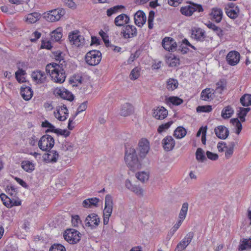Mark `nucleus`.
Listing matches in <instances>:
<instances>
[{
    "label": "nucleus",
    "instance_id": "obj_39",
    "mask_svg": "<svg viewBox=\"0 0 251 251\" xmlns=\"http://www.w3.org/2000/svg\"><path fill=\"white\" fill-rule=\"evenodd\" d=\"M233 109L230 106H227L224 108L222 111V117L224 119H227L231 117L233 113Z\"/></svg>",
    "mask_w": 251,
    "mask_h": 251
},
{
    "label": "nucleus",
    "instance_id": "obj_57",
    "mask_svg": "<svg viewBox=\"0 0 251 251\" xmlns=\"http://www.w3.org/2000/svg\"><path fill=\"white\" fill-rule=\"evenodd\" d=\"M217 89L220 88L221 90H224L226 88V79H220L217 83Z\"/></svg>",
    "mask_w": 251,
    "mask_h": 251
},
{
    "label": "nucleus",
    "instance_id": "obj_24",
    "mask_svg": "<svg viewBox=\"0 0 251 251\" xmlns=\"http://www.w3.org/2000/svg\"><path fill=\"white\" fill-rule=\"evenodd\" d=\"M192 36L198 41H202L205 38V32L201 28H194L192 30Z\"/></svg>",
    "mask_w": 251,
    "mask_h": 251
},
{
    "label": "nucleus",
    "instance_id": "obj_51",
    "mask_svg": "<svg viewBox=\"0 0 251 251\" xmlns=\"http://www.w3.org/2000/svg\"><path fill=\"white\" fill-rule=\"evenodd\" d=\"M99 34L104 42L105 46L108 47L110 43L108 35L102 30L100 31Z\"/></svg>",
    "mask_w": 251,
    "mask_h": 251
},
{
    "label": "nucleus",
    "instance_id": "obj_12",
    "mask_svg": "<svg viewBox=\"0 0 251 251\" xmlns=\"http://www.w3.org/2000/svg\"><path fill=\"white\" fill-rule=\"evenodd\" d=\"M55 96H59L61 98L72 101L74 100V96L65 88H57L54 91Z\"/></svg>",
    "mask_w": 251,
    "mask_h": 251
},
{
    "label": "nucleus",
    "instance_id": "obj_4",
    "mask_svg": "<svg viewBox=\"0 0 251 251\" xmlns=\"http://www.w3.org/2000/svg\"><path fill=\"white\" fill-rule=\"evenodd\" d=\"M85 59L89 65H97L101 60V53L98 50H90L86 53Z\"/></svg>",
    "mask_w": 251,
    "mask_h": 251
},
{
    "label": "nucleus",
    "instance_id": "obj_45",
    "mask_svg": "<svg viewBox=\"0 0 251 251\" xmlns=\"http://www.w3.org/2000/svg\"><path fill=\"white\" fill-rule=\"evenodd\" d=\"M136 176L140 181L144 182L145 181L148 180L149 176V174L145 172H139L136 174Z\"/></svg>",
    "mask_w": 251,
    "mask_h": 251
},
{
    "label": "nucleus",
    "instance_id": "obj_56",
    "mask_svg": "<svg viewBox=\"0 0 251 251\" xmlns=\"http://www.w3.org/2000/svg\"><path fill=\"white\" fill-rule=\"evenodd\" d=\"M45 74L40 71L37 70L32 73L31 75L32 78H42L44 77Z\"/></svg>",
    "mask_w": 251,
    "mask_h": 251
},
{
    "label": "nucleus",
    "instance_id": "obj_31",
    "mask_svg": "<svg viewBox=\"0 0 251 251\" xmlns=\"http://www.w3.org/2000/svg\"><path fill=\"white\" fill-rule=\"evenodd\" d=\"M225 10L226 15L231 19H235L238 16L239 9L237 6L235 9L225 8Z\"/></svg>",
    "mask_w": 251,
    "mask_h": 251
},
{
    "label": "nucleus",
    "instance_id": "obj_62",
    "mask_svg": "<svg viewBox=\"0 0 251 251\" xmlns=\"http://www.w3.org/2000/svg\"><path fill=\"white\" fill-rule=\"evenodd\" d=\"M64 3L69 8H75L76 4L73 0H62Z\"/></svg>",
    "mask_w": 251,
    "mask_h": 251
},
{
    "label": "nucleus",
    "instance_id": "obj_53",
    "mask_svg": "<svg viewBox=\"0 0 251 251\" xmlns=\"http://www.w3.org/2000/svg\"><path fill=\"white\" fill-rule=\"evenodd\" d=\"M21 204V201H17L15 200L14 199H11L10 201H9V203H6V206L8 208H10L12 207L13 206H19Z\"/></svg>",
    "mask_w": 251,
    "mask_h": 251
},
{
    "label": "nucleus",
    "instance_id": "obj_40",
    "mask_svg": "<svg viewBox=\"0 0 251 251\" xmlns=\"http://www.w3.org/2000/svg\"><path fill=\"white\" fill-rule=\"evenodd\" d=\"M166 87L169 91H173L176 89L178 85L177 79H168Z\"/></svg>",
    "mask_w": 251,
    "mask_h": 251
},
{
    "label": "nucleus",
    "instance_id": "obj_21",
    "mask_svg": "<svg viewBox=\"0 0 251 251\" xmlns=\"http://www.w3.org/2000/svg\"><path fill=\"white\" fill-rule=\"evenodd\" d=\"M210 16L212 20L219 23L221 21L223 18V11L220 8L214 7L211 9Z\"/></svg>",
    "mask_w": 251,
    "mask_h": 251
},
{
    "label": "nucleus",
    "instance_id": "obj_30",
    "mask_svg": "<svg viewBox=\"0 0 251 251\" xmlns=\"http://www.w3.org/2000/svg\"><path fill=\"white\" fill-rule=\"evenodd\" d=\"M49 153L44 155V159H48L51 162H56L58 159L59 154L56 151H49Z\"/></svg>",
    "mask_w": 251,
    "mask_h": 251
},
{
    "label": "nucleus",
    "instance_id": "obj_52",
    "mask_svg": "<svg viewBox=\"0 0 251 251\" xmlns=\"http://www.w3.org/2000/svg\"><path fill=\"white\" fill-rule=\"evenodd\" d=\"M130 191L138 196H143V190L139 186L134 185Z\"/></svg>",
    "mask_w": 251,
    "mask_h": 251
},
{
    "label": "nucleus",
    "instance_id": "obj_34",
    "mask_svg": "<svg viewBox=\"0 0 251 251\" xmlns=\"http://www.w3.org/2000/svg\"><path fill=\"white\" fill-rule=\"evenodd\" d=\"M22 168L26 172L30 173L34 170V164L29 161H23L21 163Z\"/></svg>",
    "mask_w": 251,
    "mask_h": 251
},
{
    "label": "nucleus",
    "instance_id": "obj_58",
    "mask_svg": "<svg viewBox=\"0 0 251 251\" xmlns=\"http://www.w3.org/2000/svg\"><path fill=\"white\" fill-rule=\"evenodd\" d=\"M87 101H84L77 108L75 116H77L79 113L85 111L87 108Z\"/></svg>",
    "mask_w": 251,
    "mask_h": 251
},
{
    "label": "nucleus",
    "instance_id": "obj_1",
    "mask_svg": "<svg viewBox=\"0 0 251 251\" xmlns=\"http://www.w3.org/2000/svg\"><path fill=\"white\" fill-rule=\"evenodd\" d=\"M53 57L56 61H59V64L55 63L48 64L46 67V71L51 78H65V71L63 67L66 63L64 59V54L60 50L53 52Z\"/></svg>",
    "mask_w": 251,
    "mask_h": 251
},
{
    "label": "nucleus",
    "instance_id": "obj_44",
    "mask_svg": "<svg viewBox=\"0 0 251 251\" xmlns=\"http://www.w3.org/2000/svg\"><path fill=\"white\" fill-rule=\"evenodd\" d=\"M173 123V121H171L167 123L160 125L157 128V132L159 134H161L163 132L165 131L166 130L169 128V127L171 126Z\"/></svg>",
    "mask_w": 251,
    "mask_h": 251
},
{
    "label": "nucleus",
    "instance_id": "obj_36",
    "mask_svg": "<svg viewBox=\"0 0 251 251\" xmlns=\"http://www.w3.org/2000/svg\"><path fill=\"white\" fill-rule=\"evenodd\" d=\"M240 101L243 106L251 105V94H244L240 98Z\"/></svg>",
    "mask_w": 251,
    "mask_h": 251
},
{
    "label": "nucleus",
    "instance_id": "obj_16",
    "mask_svg": "<svg viewBox=\"0 0 251 251\" xmlns=\"http://www.w3.org/2000/svg\"><path fill=\"white\" fill-rule=\"evenodd\" d=\"M175 145V141L171 136H166L162 141L163 148L166 151L173 150Z\"/></svg>",
    "mask_w": 251,
    "mask_h": 251
},
{
    "label": "nucleus",
    "instance_id": "obj_14",
    "mask_svg": "<svg viewBox=\"0 0 251 251\" xmlns=\"http://www.w3.org/2000/svg\"><path fill=\"white\" fill-rule=\"evenodd\" d=\"M68 110L65 104L59 105L56 107V112H54V116L60 121L67 119L68 115Z\"/></svg>",
    "mask_w": 251,
    "mask_h": 251
},
{
    "label": "nucleus",
    "instance_id": "obj_43",
    "mask_svg": "<svg viewBox=\"0 0 251 251\" xmlns=\"http://www.w3.org/2000/svg\"><path fill=\"white\" fill-rule=\"evenodd\" d=\"M230 123L236 127V133L239 134L242 129V126L241 122L238 118H233L230 120Z\"/></svg>",
    "mask_w": 251,
    "mask_h": 251
},
{
    "label": "nucleus",
    "instance_id": "obj_37",
    "mask_svg": "<svg viewBox=\"0 0 251 251\" xmlns=\"http://www.w3.org/2000/svg\"><path fill=\"white\" fill-rule=\"evenodd\" d=\"M196 158L199 162H203L207 160L204 151L200 148L197 149L196 152Z\"/></svg>",
    "mask_w": 251,
    "mask_h": 251
},
{
    "label": "nucleus",
    "instance_id": "obj_9",
    "mask_svg": "<svg viewBox=\"0 0 251 251\" xmlns=\"http://www.w3.org/2000/svg\"><path fill=\"white\" fill-rule=\"evenodd\" d=\"M69 39L71 43L76 47L83 46L85 39L83 36L80 34L78 30L73 31L69 35Z\"/></svg>",
    "mask_w": 251,
    "mask_h": 251
},
{
    "label": "nucleus",
    "instance_id": "obj_46",
    "mask_svg": "<svg viewBox=\"0 0 251 251\" xmlns=\"http://www.w3.org/2000/svg\"><path fill=\"white\" fill-rule=\"evenodd\" d=\"M124 7L123 5H116L109 9L106 11L107 15L108 17L111 16L112 14L116 13L119 10Z\"/></svg>",
    "mask_w": 251,
    "mask_h": 251
},
{
    "label": "nucleus",
    "instance_id": "obj_59",
    "mask_svg": "<svg viewBox=\"0 0 251 251\" xmlns=\"http://www.w3.org/2000/svg\"><path fill=\"white\" fill-rule=\"evenodd\" d=\"M130 75L132 78H138L140 76V69L137 67L134 68L131 72Z\"/></svg>",
    "mask_w": 251,
    "mask_h": 251
},
{
    "label": "nucleus",
    "instance_id": "obj_54",
    "mask_svg": "<svg viewBox=\"0 0 251 251\" xmlns=\"http://www.w3.org/2000/svg\"><path fill=\"white\" fill-rule=\"evenodd\" d=\"M55 133L58 135H63L65 137H68L70 134V132L67 130L66 129H61L60 128H57L55 130Z\"/></svg>",
    "mask_w": 251,
    "mask_h": 251
},
{
    "label": "nucleus",
    "instance_id": "obj_20",
    "mask_svg": "<svg viewBox=\"0 0 251 251\" xmlns=\"http://www.w3.org/2000/svg\"><path fill=\"white\" fill-rule=\"evenodd\" d=\"M152 115L157 120H163L167 117L168 110L163 106L157 107L154 109Z\"/></svg>",
    "mask_w": 251,
    "mask_h": 251
},
{
    "label": "nucleus",
    "instance_id": "obj_55",
    "mask_svg": "<svg viewBox=\"0 0 251 251\" xmlns=\"http://www.w3.org/2000/svg\"><path fill=\"white\" fill-rule=\"evenodd\" d=\"M237 114L241 122L245 121V116L247 115V114L243 111L242 107L239 108V110L237 111Z\"/></svg>",
    "mask_w": 251,
    "mask_h": 251
},
{
    "label": "nucleus",
    "instance_id": "obj_47",
    "mask_svg": "<svg viewBox=\"0 0 251 251\" xmlns=\"http://www.w3.org/2000/svg\"><path fill=\"white\" fill-rule=\"evenodd\" d=\"M50 251H66V250L61 244H54L50 247Z\"/></svg>",
    "mask_w": 251,
    "mask_h": 251
},
{
    "label": "nucleus",
    "instance_id": "obj_28",
    "mask_svg": "<svg viewBox=\"0 0 251 251\" xmlns=\"http://www.w3.org/2000/svg\"><path fill=\"white\" fill-rule=\"evenodd\" d=\"M214 91L210 88H206L201 91V99L205 101H208L212 99V96L214 94Z\"/></svg>",
    "mask_w": 251,
    "mask_h": 251
},
{
    "label": "nucleus",
    "instance_id": "obj_15",
    "mask_svg": "<svg viewBox=\"0 0 251 251\" xmlns=\"http://www.w3.org/2000/svg\"><path fill=\"white\" fill-rule=\"evenodd\" d=\"M162 45L166 50L174 51L176 50L177 44L175 40L171 37H165L162 41Z\"/></svg>",
    "mask_w": 251,
    "mask_h": 251
},
{
    "label": "nucleus",
    "instance_id": "obj_11",
    "mask_svg": "<svg viewBox=\"0 0 251 251\" xmlns=\"http://www.w3.org/2000/svg\"><path fill=\"white\" fill-rule=\"evenodd\" d=\"M121 34L125 39L131 38L137 36V30L134 25H127L124 26Z\"/></svg>",
    "mask_w": 251,
    "mask_h": 251
},
{
    "label": "nucleus",
    "instance_id": "obj_49",
    "mask_svg": "<svg viewBox=\"0 0 251 251\" xmlns=\"http://www.w3.org/2000/svg\"><path fill=\"white\" fill-rule=\"evenodd\" d=\"M154 12L153 11H151L149 12L148 17V27L149 28L151 29L153 28V21L154 17Z\"/></svg>",
    "mask_w": 251,
    "mask_h": 251
},
{
    "label": "nucleus",
    "instance_id": "obj_3",
    "mask_svg": "<svg viewBox=\"0 0 251 251\" xmlns=\"http://www.w3.org/2000/svg\"><path fill=\"white\" fill-rule=\"evenodd\" d=\"M104 209L103 212V224L106 225L109 222V218L113 211V200L110 195H106L105 198Z\"/></svg>",
    "mask_w": 251,
    "mask_h": 251
},
{
    "label": "nucleus",
    "instance_id": "obj_63",
    "mask_svg": "<svg viewBox=\"0 0 251 251\" xmlns=\"http://www.w3.org/2000/svg\"><path fill=\"white\" fill-rule=\"evenodd\" d=\"M183 220L180 219L177 223L174 225L173 228L171 229L170 233L172 234H174V233L176 231V230L179 227L180 225L182 224V221Z\"/></svg>",
    "mask_w": 251,
    "mask_h": 251
},
{
    "label": "nucleus",
    "instance_id": "obj_23",
    "mask_svg": "<svg viewBox=\"0 0 251 251\" xmlns=\"http://www.w3.org/2000/svg\"><path fill=\"white\" fill-rule=\"evenodd\" d=\"M21 95L25 100H29L33 96V91L30 86L23 85L21 87Z\"/></svg>",
    "mask_w": 251,
    "mask_h": 251
},
{
    "label": "nucleus",
    "instance_id": "obj_29",
    "mask_svg": "<svg viewBox=\"0 0 251 251\" xmlns=\"http://www.w3.org/2000/svg\"><path fill=\"white\" fill-rule=\"evenodd\" d=\"M205 25L208 28L212 29L213 31H214L220 38H221L223 36V30L220 27L217 26L214 24L210 21L205 24Z\"/></svg>",
    "mask_w": 251,
    "mask_h": 251
},
{
    "label": "nucleus",
    "instance_id": "obj_2",
    "mask_svg": "<svg viewBox=\"0 0 251 251\" xmlns=\"http://www.w3.org/2000/svg\"><path fill=\"white\" fill-rule=\"evenodd\" d=\"M125 160L126 164L132 171H135L141 167V163L139 161L135 149L126 148L125 151Z\"/></svg>",
    "mask_w": 251,
    "mask_h": 251
},
{
    "label": "nucleus",
    "instance_id": "obj_50",
    "mask_svg": "<svg viewBox=\"0 0 251 251\" xmlns=\"http://www.w3.org/2000/svg\"><path fill=\"white\" fill-rule=\"evenodd\" d=\"M168 63L170 66L176 67L179 64V59L175 56L173 58H169L168 59Z\"/></svg>",
    "mask_w": 251,
    "mask_h": 251
},
{
    "label": "nucleus",
    "instance_id": "obj_60",
    "mask_svg": "<svg viewBox=\"0 0 251 251\" xmlns=\"http://www.w3.org/2000/svg\"><path fill=\"white\" fill-rule=\"evenodd\" d=\"M72 223L74 226H77L79 223H81V221L79 217L77 215L72 216Z\"/></svg>",
    "mask_w": 251,
    "mask_h": 251
},
{
    "label": "nucleus",
    "instance_id": "obj_42",
    "mask_svg": "<svg viewBox=\"0 0 251 251\" xmlns=\"http://www.w3.org/2000/svg\"><path fill=\"white\" fill-rule=\"evenodd\" d=\"M167 101L174 105H179L183 102V100L177 97L172 96L167 98Z\"/></svg>",
    "mask_w": 251,
    "mask_h": 251
},
{
    "label": "nucleus",
    "instance_id": "obj_32",
    "mask_svg": "<svg viewBox=\"0 0 251 251\" xmlns=\"http://www.w3.org/2000/svg\"><path fill=\"white\" fill-rule=\"evenodd\" d=\"M41 18V15L37 12L30 13L27 15L26 21L29 23H35Z\"/></svg>",
    "mask_w": 251,
    "mask_h": 251
},
{
    "label": "nucleus",
    "instance_id": "obj_35",
    "mask_svg": "<svg viewBox=\"0 0 251 251\" xmlns=\"http://www.w3.org/2000/svg\"><path fill=\"white\" fill-rule=\"evenodd\" d=\"M51 39L53 41L58 42L62 37L61 29L58 28L51 32L50 34Z\"/></svg>",
    "mask_w": 251,
    "mask_h": 251
},
{
    "label": "nucleus",
    "instance_id": "obj_13",
    "mask_svg": "<svg viewBox=\"0 0 251 251\" xmlns=\"http://www.w3.org/2000/svg\"><path fill=\"white\" fill-rule=\"evenodd\" d=\"M85 222L86 226L90 227L91 229H93L99 226L100 223V219L97 214L91 213L87 216Z\"/></svg>",
    "mask_w": 251,
    "mask_h": 251
},
{
    "label": "nucleus",
    "instance_id": "obj_5",
    "mask_svg": "<svg viewBox=\"0 0 251 251\" xmlns=\"http://www.w3.org/2000/svg\"><path fill=\"white\" fill-rule=\"evenodd\" d=\"M54 145V139L50 135L46 134L42 136L38 142L39 148L43 151H49Z\"/></svg>",
    "mask_w": 251,
    "mask_h": 251
},
{
    "label": "nucleus",
    "instance_id": "obj_27",
    "mask_svg": "<svg viewBox=\"0 0 251 251\" xmlns=\"http://www.w3.org/2000/svg\"><path fill=\"white\" fill-rule=\"evenodd\" d=\"M99 199L97 198H92L87 199L83 201L82 205L85 208H91L93 206H97L99 202Z\"/></svg>",
    "mask_w": 251,
    "mask_h": 251
},
{
    "label": "nucleus",
    "instance_id": "obj_25",
    "mask_svg": "<svg viewBox=\"0 0 251 251\" xmlns=\"http://www.w3.org/2000/svg\"><path fill=\"white\" fill-rule=\"evenodd\" d=\"M129 17L125 14H122L116 17L114 23L117 26H122L129 23Z\"/></svg>",
    "mask_w": 251,
    "mask_h": 251
},
{
    "label": "nucleus",
    "instance_id": "obj_8",
    "mask_svg": "<svg viewBox=\"0 0 251 251\" xmlns=\"http://www.w3.org/2000/svg\"><path fill=\"white\" fill-rule=\"evenodd\" d=\"M196 11L199 12L203 11V9L201 4L193 3L183 6L180 8L181 13L187 16H191Z\"/></svg>",
    "mask_w": 251,
    "mask_h": 251
},
{
    "label": "nucleus",
    "instance_id": "obj_22",
    "mask_svg": "<svg viewBox=\"0 0 251 251\" xmlns=\"http://www.w3.org/2000/svg\"><path fill=\"white\" fill-rule=\"evenodd\" d=\"M214 130L215 134L220 139H226L229 135V130L225 126H219Z\"/></svg>",
    "mask_w": 251,
    "mask_h": 251
},
{
    "label": "nucleus",
    "instance_id": "obj_6",
    "mask_svg": "<svg viewBox=\"0 0 251 251\" xmlns=\"http://www.w3.org/2000/svg\"><path fill=\"white\" fill-rule=\"evenodd\" d=\"M80 233L75 229H67L64 233V238L70 244H74L78 242L81 238Z\"/></svg>",
    "mask_w": 251,
    "mask_h": 251
},
{
    "label": "nucleus",
    "instance_id": "obj_26",
    "mask_svg": "<svg viewBox=\"0 0 251 251\" xmlns=\"http://www.w3.org/2000/svg\"><path fill=\"white\" fill-rule=\"evenodd\" d=\"M133 111V106L129 103H125L121 106L120 114L121 116L126 117L131 115Z\"/></svg>",
    "mask_w": 251,
    "mask_h": 251
},
{
    "label": "nucleus",
    "instance_id": "obj_19",
    "mask_svg": "<svg viewBox=\"0 0 251 251\" xmlns=\"http://www.w3.org/2000/svg\"><path fill=\"white\" fill-rule=\"evenodd\" d=\"M146 22V16L145 13L139 10L134 14V23L139 27H142Z\"/></svg>",
    "mask_w": 251,
    "mask_h": 251
},
{
    "label": "nucleus",
    "instance_id": "obj_7",
    "mask_svg": "<svg viewBox=\"0 0 251 251\" xmlns=\"http://www.w3.org/2000/svg\"><path fill=\"white\" fill-rule=\"evenodd\" d=\"M65 14L63 9H55L45 13L44 17L47 21L54 22L58 21Z\"/></svg>",
    "mask_w": 251,
    "mask_h": 251
},
{
    "label": "nucleus",
    "instance_id": "obj_10",
    "mask_svg": "<svg viewBox=\"0 0 251 251\" xmlns=\"http://www.w3.org/2000/svg\"><path fill=\"white\" fill-rule=\"evenodd\" d=\"M194 236L193 232H189L177 245L174 251H182L190 244Z\"/></svg>",
    "mask_w": 251,
    "mask_h": 251
},
{
    "label": "nucleus",
    "instance_id": "obj_61",
    "mask_svg": "<svg viewBox=\"0 0 251 251\" xmlns=\"http://www.w3.org/2000/svg\"><path fill=\"white\" fill-rule=\"evenodd\" d=\"M206 154L207 158L211 160H216L218 158V155L217 154L213 153L210 151H207Z\"/></svg>",
    "mask_w": 251,
    "mask_h": 251
},
{
    "label": "nucleus",
    "instance_id": "obj_41",
    "mask_svg": "<svg viewBox=\"0 0 251 251\" xmlns=\"http://www.w3.org/2000/svg\"><path fill=\"white\" fill-rule=\"evenodd\" d=\"M188 205H189L187 202H184L182 204L179 214V218L180 219L183 220L185 218L188 209Z\"/></svg>",
    "mask_w": 251,
    "mask_h": 251
},
{
    "label": "nucleus",
    "instance_id": "obj_64",
    "mask_svg": "<svg viewBox=\"0 0 251 251\" xmlns=\"http://www.w3.org/2000/svg\"><path fill=\"white\" fill-rule=\"evenodd\" d=\"M41 33L38 31H35L33 33L32 36L33 37V38H32L30 39V41L32 42H35L37 39H38L41 37Z\"/></svg>",
    "mask_w": 251,
    "mask_h": 251
},
{
    "label": "nucleus",
    "instance_id": "obj_33",
    "mask_svg": "<svg viewBox=\"0 0 251 251\" xmlns=\"http://www.w3.org/2000/svg\"><path fill=\"white\" fill-rule=\"evenodd\" d=\"M187 133L186 130L182 126H178L174 131V135L177 139L184 137Z\"/></svg>",
    "mask_w": 251,
    "mask_h": 251
},
{
    "label": "nucleus",
    "instance_id": "obj_18",
    "mask_svg": "<svg viewBox=\"0 0 251 251\" xmlns=\"http://www.w3.org/2000/svg\"><path fill=\"white\" fill-rule=\"evenodd\" d=\"M150 149L149 142L145 138H142L139 142V155L141 157H144L148 152Z\"/></svg>",
    "mask_w": 251,
    "mask_h": 251
},
{
    "label": "nucleus",
    "instance_id": "obj_38",
    "mask_svg": "<svg viewBox=\"0 0 251 251\" xmlns=\"http://www.w3.org/2000/svg\"><path fill=\"white\" fill-rule=\"evenodd\" d=\"M251 248V239H244L238 247L239 251H244Z\"/></svg>",
    "mask_w": 251,
    "mask_h": 251
},
{
    "label": "nucleus",
    "instance_id": "obj_48",
    "mask_svg": "<svg viewBox=\"0 0 251 251\" xmlns=\"http://www.w3.org/2000/svg\"><path fill=\"white\" fill-rule=\"evenodd\" d=\"M212 110L211 105H201L197 107L198 112H209Z\"/></svg>",
    "mask_w": 251,
    "mask_h": 251
},
{
    "label": "nucleus",
    "instance_id": "obj_17",
    "mask_svg": "<svg viewBox=\"0 0 251 251\" xmlns=\"http://www.w3.org/2000/svg\"><path fill=\"white\" fill-rule=\"evenodd\" d=\"M226 59L227 63L229 65L235 66L240 61V54L236 51H231L227 54Z\"/></svg>",
    "mask_w": 251,
    "mask_h": 251
}]
</instances>
